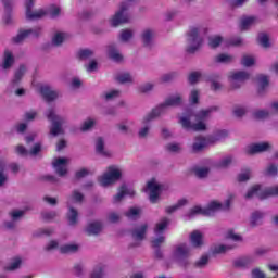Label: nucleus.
Returning <instances> with one entry per match:
<instances>
[{
    "label": "nucleus",
    "instance_id": "nucleus-32",
    "mask_svg": "<svg viewBox=\"0 0 278 278\" xmlns=\"http://www.w3.org/2000/svg\"><path fill=\"white\" fill-rule=\"evenodd\" d=\"M211 81V90L213 92H219V90H223V84L220 83V74H212L210 76Z\"/></svg>",
    "mask_w": 278,
    "mask_h": 278
},
{
    "label": "nucleus",
    "instance_id": "nucleus-17",
    "mask_svg": "<svg viewBox=\"0 0 278 278\" xmlns=\"http://www.w3.org/2000/svg\"><path fill=\"white\" fill-rule=\"evenodd\" d=\"M40 94L46 101H55L56 99H60L62 97V93L60 91L54 90L51 86L49 85H43L40 87Z\"/></svg>",
    "mask_w": 278,
    "mask_h": 278
},
{
    "label": "nucleus",
    "instance_id": "nucleus-5",
    "mask_svg": "<svg viewBox=\"0 0 278 278\" xmlns=\"http://www.w3.org/2000/svg\"><path fill=\"white\" fill-rule=\"evenodd\" d=\"M164 190H168V187L165 185L160 184L155 178L151 179L147 182V186L142 189V192L148 194L149 200L151 203L155 204L160 201V195Z\"/></svg>",
    "mask_w": 278,
    "mask_h": 278
},
{
    "label": "nucleus",
    "instance_id": "nucleus-61",
    "mask_svg": "<svg viewBox=\"0 0 278 278\" xmlns=\"http://www.w3.org/2000/svg\"><path fill=\"white\" fill-rule=\"evenodd\" d=\"M241 64L245 68H251V66H253V64H255V59L251 55H243L241 59Z\"/></svg>",
    "mask_w": 278,
    "mask_h": 278
},
{
    "label": "nucleus",
    "instance_id": "nucleus-50",
    "mask_svg": "<svg viewBox=\"0 0 278 278\" xmlns=\"http://www.w3.org/2000/svg\"><path fill=\"white\" fill-rule=\"evenodd\" d=\"M125 216L130 220H136L140 218V208L138 207H130L126 213Z\"/></svg>",
    "mask_w": 278,
    "mask_h": 278
},
{
    "label": "nucleus",
    "instance_id": "nucleus-34",
    "mask_svg": "<svg viewBox=\"0 0 278 278\" xmlns=\"http://www.w3.org/2000/svg\"><path fill=\"white\" fill-rule=\"evenodd\" d=\"M23 266V258L21 256H15L11 260V263L5 267V270L9 273H14V270H18Z\"/></svg>",
    "mask_w": 278,
    "mask_h": 278
},
{
    "label": "nucleus",
    "instance_id": "nucleus-13",
    "mask_svg": "<svg viewBox=\"0 0 278 278\" xmlns=\"http://www.w3.org/2000/svg\"><path fill=\"white\" fill-rule=\"evenodd\" d=\"M25 14L27 21H40L47 16V9L34 10V0H26Z\"/></svg>",
    "mask_w": 278,
    "mask_h": 278
},
{
    "label": "nucleus",
    "instance_id": "nucleus-1",
    "mask_svg": "<svg viewBox=\"0 0 278 278\" xmlns=\"http://www.w3.org/2000/svg\"><path fill=\"white\" fill-rule=\"evenodd\" d=\"M212 112H218V106H211L205 110H201L198 113H194L192 110H188L179 118V123L182 129L187 131H207V121Z\"/></svg>",
    "mask_w": 278,
    "mask_h": 278
},
{
    "label": "nucleus",
    "instance_id": "nucleus-54",
    "mask_svg": "<svg viewBox=\"0 0 278 278\" xmlns=\"http://www.w3.org/2000/svg\"><path fill=\"white\" fill-rule=\"evenodd\" d=\"M66 40V33H56L52 38V45L60 47Z\"/></svg>",
    "mask_w": 278,
    "mask_h": 278
},
{
    "label": "nucleus",
    "instance_id": "nucleus-48",
    "mask_svg": "<svg viewBox=\"0 0 278 278\" xmlns=\"http://www.w3.org/2000/svg\"><path fill=\"white\" fill-rule=\"evenodd\" d=\"M134 38V30L131 29H123L119 33V40L122 42H129Z\"/></svg>",
    "mask_w": 278,
    "mask_h": 278
},
{
    "label": "nucleus",
    "instance_id": "nucleus-51",
    "mask_svg": "<svg viewBox=\"0 0 278 278\" xmlns=\"http://www.w3.org/2000/svg\"><path fill=\"white\" fill-rule=\"evenodd\" d=\"M177 77H179V74L177 72H169V73L161 76V81L163 84H168L170 81H175V79H177Z\"/></svg>",
    "mask_w": 278,
    "mask_h": 278
},
{
    "label": "nucleus",
    "instance_id": "nucleus-29",
    "mask_svg": "<svg viewBox=\"0 0 278 278\" xmlns=\"http://www.w3.org/2000/svg\"><path fill=\"white\" fill-rule=\"evenodd\" d=\"M208 142L205 137L198 136L194 138V142L192 144V153H201L205 147H207Z\"/></svg>",
    "mask_w": 278,
    "mask_h": 278
},
{
    "label": "nucleus",
    "instance_id": "nucleus-9",
    "mask_svg": "<svg viewBox=\"0 0 278 278\" xmlns=\"http://www.w3.org/2000/svg\"><path fill=\"white\" fill-rule=\"evenodd\" d=\"M156 118H160V115L153 111V109L148 112L141 119V127L139 128L137 136L140 139H147L149 138V134H151V123L155 121Z\"/></svg>",
    "mask_w": 278,
    "mask_h": 278
},
{
    "label": "nucleus",
    "instance_id": "nucleus-58",
    "mask_svg": "<svg viewBox=\"0 0 278 278\" xmlns=\"http://www.w3.org/2000/svg\"><path fill=\"white\" fill-rule=\"evenodd\" d=\"M255 21H257V18L254 16L243 17L241 20V29L243 30L249 29V27H251V25H253Z\"/></svg>",
    "mask_w": 278,
    "mask_h": 278
},
{
    "label": "nucleus",
    "instance_id": "nucleus-53",
    "mask_svg": "<svg viewBox=\"0 0 278 278\" xmlns=\"http://www.w3.org/2000/svg\"><path fill=\"white\" fill-rule=\"evenodd\" d=\"M118 97H121V90H111L102 94V99H104V101H112L114 99H118Z\"/></svg>",
    "mask_w": 278,
    "mask_h": 278
},
{
    "label": "nucleus",
    "instance_id": "nucleus-43",
    "mask_svg": "<svg viewBox=\"0 0 278 278\" xmlns=\"http://www.w3.org/2000/svg\"><path fill=\"white\" fill-rule=\"evenodd\" d=\"M46 12L49 14L50 18H58V16L62 14V9L55 4H52L46 10Z\"/></svg>",
    "mask_w": 278,
    "mask_h": 278
},
{
    "label": "nucleus",
    "instance_id": "nucleus-22",
    "mask_svg": "<svg viewBox=\"0 0 278 278\" xmlns=\"http://www.w3.org/2000/svg\"><path fill=\"white\" fill-rule=\"evenodd\" d=\"M25 73H27V65L22 64L18 66V68L15 70L13 78L11 80V86L13 88H16V86L21 85V81H23V77H25Z\"/></svg>",
    "mask_w": 278,
    "mask_h": 278
},
{
    "label": "nucleus",
    "instance_id": "nucleus-42",
    "mask_svg": "<svg viewBox=\"0 0 278 278\" xmlns=\"http://www.w3.org/2000/svg\"><path fill=\"white\" fill-rule=\"evenodd\" d=\"M187 203H188V200L181 199L176 204L172 206H167L165 208V212L166 214H174V212H177V210H179L180 207H184V205H186Z\"/></svg>",
    "mask_w": 278,
    "mask_h": 278
},
{
    "label": "nucleus",
    "instance_id": "nucleus-55",
    "mask_svg": "<svg viewBox=\"0 0 278 278\" xmlns=\"http://www.w3.org/2000/svg\"><path fill=\"white\" fill-rule=\"evenodd\" d=\"M155 88V85L153 83H144L138 87V92L141 94H147L151 92Z\"/></svg>",
    "mask_w": 278,
    "mask_h": 278
},
{
    "label": "nucleus",
    "instance_id": "nucleus-36",
    "mask_svg": "<svg viewBox=\"0 0 278 278\" xmlns=\"http://www.w3.org/2000/svg\"><path fill=\"white\" fill-rule=\"evenodd\" d=\"M78 251H79V244H75V243H67L60 248V252L66 255L77 253Z\"/></svg>",
    "mask_w": 278,
    "mask_h": 278
},
{
    "label": "nucleus",
    "instance_id": "nucleus-46",
    "mask_svg": "<svg viewBox=\"0 0 278 278\" xmlns=\"http://www.w3.org/2000/svg\"><path fill=\"white\" fill-rule=\"evenodd\" d=\"M105 277V266L98 265L93 268L90 278H103Z\"/></svg>",
    "mask_w": 278,
    "mask_h": 278
},
{
    "label": "nucleus",
    "instance_id": "nucleus-64",
    "mask_svg": "<svg viewBox=\"0 0 278 278\" xmlns=\"http://www.w3.org/2000/svg\"><path fill=\"white\" fill-rule=\"evenodd\" d=\"M258 42L261 46H263L265 49H268L270 47V41L268 39V35L261 33L258 35Z\"/></svg>",
    "mask_w": 278,
    "mask_h": 278
},
{
    "label": "nucleus",
    "instance_id": "nucleus-49",
    "mask_svg": "<svg viewBox=\"0 0 278 278\" xmlns=\"http://www.w3.org/2000/svg\"><path fill=\"white\" fill-rule=\"evenodd\" d=\"M233 162H236V157H233L231 155L224 156L218 162V166H219V168H227V167L231 166V164H233Z\"/></svg>",
    "mask_w": 278,
    "mask_h": 278
},
{
    "label": "nucleus",
    "instance_id": "nucleus-19",
    "mask_svg": "<svg viewBox=\"0 0 278 278\" xmlns=\"http://www.w3.org/2000/svg\"><path fill=\"white\" fill-rule=\"evenodd\" d=\"M270 149H273V146H270V143L260 142L248 147L245 153L248 155H255L257 153H266V151H270Z\"/></svg>",
    "mask_w": 278,
    "mask_h": 278
},
{
    "label": "nucleus",
    "instance_id": "nucleus-33",
    "mask_svg": "<svg viewBox=\"0 0 278 278\" xmlns=\"http://www.w3.org/2000/svg\"><path fill=\"white\" fill-rule=\"evenodd\" d=\"M84 202V193L74 190L72 194L67 198L66 205H73V203L81 204Z\"/></svg>",
    "mask_w": 278,
    "mask_h": 278
},
{
    "label": "nucleus",
    "instance_id": "nucleus-45",
    "mask_svg": "<svg viewBox=\"0 0 278 278\" xmlns=\"http://www.w3.org/2000/svg\"><path fill=\"white\" fill-rule=\"evenodd\" d=\"M116 81L119 84H132L134 76L129 73H122L116 76Z\"/></svg>",
    "mask_w": 278,
    "mask_h": 278
},
{
    "label": "nucleus",
    "instance_id": "nucleus-62",
    "mask_svg": "<svg viewBox=\"0 0 278 278\" xmlns=\"http://www.w3.org/2000/svg\"><path fill=\"white\" fill-rule=\"evenodd\" d=\"M94 55V51L90 49H83L78 52V56L80 60H90Z\"/></svg>",
    "mask_w": 278,
    "mask_h": 278
},
{
    "label": "nucleus",
    "instance_id": "nucleus-56",
    "mask_svg": "<svg viewBox=\"0 0 278 278\" xmlns=\"http://www.w3.org/2000/svg\"><path fill=\"white\" fill-rule=\"evenodd\" d=\"M269 112L266 110H255L252 113L253 118H255L256 121H264V118H268L269 116Z\"/></svg>",
    "mask_w": 278,
    "mask_h": 278
},
{
    "label": "nucleus",
    "instance_id": "nucleus-14",
    "mask_svg": "<svg viewBox=\"0 0 278 278\" xmlns=\"http://www.w3.org/2000/svg\"><path fill=\"white\" fill-rule=\"evenodd\" d=\"M231 205V201L226 200L225 204L218 202V201H212L208 203L206 207H204L203 216H214L216 212H223L225 210H229Z\"/></svg>",
    "mask_w": 278,
    "mask_h": 278
},
{
    "label": "nucleus",
    "instance_id": "nucleus-40",
    "mask_svg": "<svg viewBox=\"0 0 278 278\" xmlns=\"http://www.w3.org/2000/svg\"><path fill=\"white\" fill-rule=\"evenodd\" d=\"M8 165L5 162L0 161V188H3L8 181V174H5V168Z\"/></svg>",
    "mask_w": 278,
    "mask_h": 278
},
{
    "label": "nucleus",
    "instance_id": "nucleus-11",
    "mask_svg": "<svg viewBox=\"0 0 278 278\" xmlns=\"http://www.w3.org/2000/svg\"><path fill=\"white\" fill-rule=\"evenodd\" d=\"M228 79L232 90H238L242 88L244 81H249V79H251V74L245 71L230 72Z\"/></svg>",
    "mask_w": 278,
    "mask_h": 278
},
{
    "label": "nucleus",
    "instance_id": "nucleus-59",
    "mask_svg": "<svg viewBox=\"0 0 278 278\" xmlns=\"http://www.w3.org/2000/svg\"><path fill=\"white\" fill-rule=\"evenodd\" d=\"M220 42H223V37L220 36H213L208 38V46L211 49H216L217 47H220Z\"/></svg>",
    "mask_w": 278,
    "mask_h": 278
},
{
    "label": "nucleus",
    "instance_id": "nucleus-57",
    "mask_svg": "<svg viewBox=\"0 0 278 278\" xmlns=\"http://www.w3.org/2000/svg\"><path fill=\"white\" fill-rule=\"evenodd\" d=\"M94 125H97V121H94L92 118H88L83 123V125L80 127V131H83V132L90 131V129H92L94 127Z\"/></svg>",
    "mask_w": 278,
    "mask_h": 278
},
{
    "label": "nucleus",
    "instance_id": "nucleus-26",
    "mask_svg": "<svg viewBox=\"0 0 278 278\" xmlns=\"http://www.w3.org/2000/svg\"><path fill=\"white\" fill-rule=\"evenodd\" d=\"M190 243L194 249H201L203 247V233L199 230H194L190 233Z\"/></svg>",
    "mask_w": 278,
    "mask_h": 278
},
{
    "label": "nucleus",
    "instance_id": "nucleus-25",
    "mask_svg": "<svg viewBox=\"0 0 278 278\" xmlns=\"http://www.w3.org/2000/svg\"><path fill=\"white\" fill-rule=\"evenodd\" d=\"M96 152L98 155H102V157H110L112 153L110 150L105 149V139L103 137H98L96 140Z\"/></svg>",
    "mask_w": 278,
    "mask_h": 278
},
{
    "label": "nucleus",
    "instance_id": "nucleus-21",
    "mask_svg": "<svg viewBox=\"0 0 278 278\" xmlns=\"http://www.w3.org/2000/svg\"><path fill=\"white\" fill-rule=\"evenodd\" d=\"M136 191L134 189L127 188V185H122L118 189L117 194L113 197V203H121L125 197H134Z\"/></svg>",
    "mask_w": 278,
    "mask_h": 278
},
{
    "label": "nucleus",
    "instance_id": "nucleus-10",
    "mask_svg": "<svg viewBox=\"0 0 278 278\" xmlns=\"http://www.w3.org/2000/svg\"><path fill=\"white\" fill-rule=\"evenodd\" d=\"M191 255L192 250L190 249V245L186 243L177 245L174 252V257L180 266H188V264H190V261L188 260L190 258Z\"/></svg>",
    "mask_w": 278,
    "mask_h": 278
},
{
    "label": "nucleus",
    "instance_id": "nucleus-2",
    "mask_svg": "<svg viewBox=\"0 0 278 278\" xmlns=\"http://www.w3.org/2000/svg\"><path fill=\"white\" fill-rule=\"evenodd\" d=\"M207 34V28L203 25L191 26L187 31V53H197L203 45V37Z\"/></svg>",
    "mask_w": 278,
    "mask_h": 278
},
{
    "label": "nucleus",
    "instance_id": "nucleus-4",
    "mask_svg": "<svg viewBox=\"0 0 278 278\" xmlns=\"http://www.w3.org/2000/svg\"><path fill=\"white\" fill-rule=\"evenodd\" d=\"M181 105H184V96L181 93H175L167 97L163 103L152 109V111L161 117L162 114H166L168 108H181Z\"/></svg>",
    "mask_w": 278,
    "mask_h": 278
},
{
    "label": "nucleus",
    "instance_id": "nucleus-31",
    "mask_svg": "<svg viewBox=\"0 0 278 278\" xmlns=\"http://www.w3.org/2000/svg\"><path fill=\"white\" fill-rule=\"evenodd\" d=\"M168 225H170V219L167 217L162 218L154 227V236H164Z\"/></svg>",
    "mask_w": 278,
    "mask_h": 278
},
{
    "label": "nucleus",
    "instance_id": "nucleus-16",
    "mask_svg": "<svg viewBox=\"0 0 278 278\" xmlns=\"http://www.w3.org/2000/svg\"><path fill=\"white\" fill-rule=\"evenodd\" d=\"M14 64H16V59L14 58V53L10 50H5L2 55V62L0 65V68L3 73H10L12 68L14 67Z\"/></svg>",
    "mask_w": 278,
    "mask_h": 278
},
{
    "label": "nucleus",
    "instance_id": "nucleus-60",
    "mask_svg": "<svg viewBox=\"0 0 278 278\" xmlns=\"http://www.w3.org/2000/svg\"><path fill=\"white\" fill-rule=\"evenodd\" d=\"M210 264V256L208 255H202L200 260H198L194 263L195 268H205Z\"/></svg>",
    "mask_w": 278,
    "mask_h": 278
},
{
    "label": "nucleus",
    "instance_id": "nucleus-8",
    "mask_svg": "<svg viewBox=\"0 0 278 278\" xmlns=\"http://www.w3.org/2000/svg\"><path fill=\"white\" fill-rule=\"evenodd\" d=\"M257 197L261 201L268 199V197H278V187H268L262 190L260 185L252 187L245 194V199H253Z\"/></svg>",
    "mask_w": 278,
    "mask_h": 278
},
{
    "label": "nucleus",
    "instance_id": "nucleus-23",
    "mask_svg": "<svg viewBox=\"0 0 278 278\" xmlns=\"http://www.w3.org/2000/svg\"><path fill=\"white\" fill-rule=\"evenodd\" d=\"M255 262V256H242L240 258H236L232 262L233 268H249V266H253Z\"/></svg>",
    "mask_w": 278,
    "mask_h": 278
},
{
    "label": "nucleus",
    "instance_id": "nucleus-3",
    "mask_svg": "<svg viewBox=\"0 0 278 278\" xmlns=\"http://www.w3.org/2000/svg\"><path fill=\"white\" fill-rule=\"evenodd\" d=\"M46 118H48V121H50L51 123L49 136H51L52 138H58V136H61L62 134H64L63 127L64 125H66L65 117L58 115L55 113V110L49 109L46 112Z\"/></svg>",
    "mask_w": 278,
    "mask_h": 278
},
{
    "label": "nucleus",
    "instance_id": "nucleus-24",
    "mask_svg": "<svg viewBox=\"0 0 278 278\" xmlns=\"http://www.w3.org/2000/svg\"><path fill=\"white\" fill-rule=\"evenodd\" d=\"M87 236H99L103 231V223L96 220L87 225L85 229Z\"/></svg>",
    "mask_w": 278,
    "mask_h": 278
},
{
    "label": "nucleus",
    "instance_id": "nucleus-20",
    "mask_svg": "<svg viewBox=\"0 0 278 278\" xmlns=\"http://www.w3.org/2000/svg\"><path fill=\"white\" fill-rule=\"evenodd\" d=\"M67 205L66 218L70 227H77L79 223V211L73 204Z\"/></svg>",
    "mask_w": 278,
    "mask_h": 278
},
{
    "label": "nucleus",
    "instance_id": "nucleus-63",
    "mask_svg": "<svg viewBox=\"0 0 278 278\" xmlns=\"http://www.w3.org/2000/svg\"><path fill=\"white\" fill-rule=\"evenodd\" d=\"M199 79H201V72H192L188 76V81L191 84V86L199 84Z\"/></svg>",
    "mask_w": 278,
    "mask_h": 278
},
{
    "label": "nucleus",
    "instance_id": "nucleus-7",
    "mask_svg": "<svg viewBox=\"0 0 278 278\" xmlns=\"http://www.w3.org/2000/svg\"><path fill=\"white\" fill-rule=\"evenodd\" d=\"M131 3H134V0H126L121 3L119 10L111 20L113 27H118V25H123V23H129V9L131 8Z\"/></svg>",
    "mask_w": 278,
    "mask_h": 278
},
{
    "label": "nucleus",
    "instance_id": "nucleus-39",
    "mask_svg": "<svg viewBox=\"0 0 278 278\" xmlns=\"http://www.w3.org/2000/svg\"><path fill=\"white\" fill-rule=\"evenodd\" d=\"M166 242V236L164 235H155V237L152 238L151 244L152 249H160L162 244Z\"/></svg>",
    "mask_w": 278,
    "mask_h": 278
},
{
    "label": "nucleus",
    "instance_id": "nucleus-28",
    "mask_svg": "<svg viewBox=\"0 0 278 278\" xmlns=\"http://www.w3.org/2000/svg\"><path fill=\"white\" fill-rule=\"evenodd\" d=\"M108 49V55L113 62H123V54L121 51H118V48H116V45L111 43L106 47Z\"/></svg>",
    "mask_w": 278,
    "mask_h": 278
},
{
    "label": "nucleus",
    "instance_id": "nucleus-52",
    "mask_svg": "<svg viewBox=\"0 0 278 278\" xmlns=\"http://www.w3.org/2000/svg\"><path fill=\"white\" fill-rule=\"evenodd\" d=\"M167 153H179L181 151V143L169 142L165 146Z\"/></svg>",
    "mask_w": 278,
    "mask_h": 278
},
{
    "label": "nucleus",
    "instance_id": "nucleus-47",
    "mask_svg": "<svg viewBox=\"0 0 278 278\" xmlns=\"http://www.w3.org/2000/svg\"><path fill=\"white\" fill-rule=\"evenodd\" d=\"M233 249V245H216L212 249V254L213 255H220L222 253H227V251H231Z\"/></svg>",
    "mask_w": 278,
    "mask_h": 278
},
{
    "label": "nucleus",
    "instance_id": "nucleus-6",
    "mask_svg": "<svg viewBox=\"0 0 278 278\" xmlns=\"http://www.w3.org/2000/svg\"><path fill=\"white\" fill-rule=\"evenodd\" d=\"M121 177H123V168L111 165L106 168V172L99 178V184L103 188H108V186H112V184H116L119 181Z\"/></svg>",
    "mask_w": 278,
    "mask_h": 278
},
{
    "label": "nucleus",
    "instance_id": "nucleus-37",
    "mask_svg": "<svg viewBox=\"0 0 278 278\" xmlns=\"http://www.w3.org/2000/svg\"><path fill=\"white\" fill-rule=\"evenodd\" d=\"M193 173L198 179H206V177L210 175V167L195 166L193 167Z\"/></svg>",
    "mask_w": 278,
    "mask_h": 278
},
{
    "label": "nucleus",
    "instance_id": "nucleus-41",
    "mask_svg": "<svg viewBox=\"0 0 278 278\" xmlns=\"http://www.w3.org/2000/svg\"><path fill=\"white\" fill-rule=\"evenodd\" d=\"M215 62L218 64H231V62H233V55L225 53L218 54L215 56Z\"/></svg>",
    "mask_w": 278,
    "mask_h": 278
},
{
    "label": "nucleus",
    "instance_id": "nucleus-12",
    "mask_svg": "<svg viewBox=\"0 0 278 278\" xmlns=\"http://www.w3.org/2000/svg\"><path fill=\"white\" fill-rule=\"evenodd\" d=\"M40 36H42V27L40 26L29 29H22L15 37H13V42L15 45H21V42L27 40V38H40Z\"/></svg>",
    "mask_w": 278,
    "mask_h": 278
},
{
    "label": "nucleus",
    "instance_id": "nucleus-30",
    "mask_svg": "<svg viewBox=\"0 0 278 278\" xmlns=\"http://www.w3.org/2000/svg\"><path fill=\"white\" fill-rule=\"evenodd\" d=\"M148 229L149 225L141 224L140 226H137L135 229L131 230V236L135 240H144V236Z\"/></svg>",
    "mask_w": 278,
    "mask_h": 278
},
{
    "label": "nucleus",
    "instance_id": "nucleus-15",
    "mask_svg": "<svg viewBox=\"0 0 278 278\" xmlns=\"http://www.w3.org/2000/svg\"><path fill=\"white\" fill-rule=\"evenodd\" d=\"M142 46L146 49H153L155 47V29L144 28L140 34Z\"/></svg>",
    "mask_w": 278,
    "mask_h": 278
},
{
    "label": "nucleus",
    "instance_id": "nucleus-44",
    "mask_svg": "<svg viewBox=\"0 0 278 278\" xmlns=\"http://www.w3.org/2000/svg\"><path fill=\"white\" fill-rule=\"evenodd\" d=\"M9 216H10L11 220L18 223V220H21L23 218V216H25V211L14 208L11 212H9Z\"/></svg>",
    "mask_w": 278,
    "mask_h": 278
},
{
    "label": "nucleus",
    "instance_id": "nucleus-27",
    "mask_svg": "<svg viewBox=\"0 0 278 278\" xmlns=\"http://www.w3.org/2000/svg\"><path fill=\"white\" fill-rule=\"evenodd\" d=\"M264 216H266V213L262 211H254L250 217V227H260V225L264 223Z\"/></svg>",
    "mask_w": 278,
    "mask_h": 278
},
{
    "label": "nucleus",
    "instance_id": "nucleus-38",
    "mask_svg": "<svg viewBox=\"0 0 278 278\" xmlns=\"http://www.w3.org/2000/svg\"><path fill=\"white\" fill-rule=\"evenodd\" d=\"M3 23H5V25L12 23V2L4 1Z\"/></svg>",
    "mask_w": 278,
    "mask_h": 278
},
{
    "label": "nucleus",
    "instance_id": "nucleus-18",
    "mask_svg": "<svg viewBox=\"0 0 278 278\" xmlns=\"http://www.w3.org/2000/svg\"><path fill=\"white\" fill-rule=\"evenodd\" d=\"M67 164H68V159H65V157L54 159V161L52 162V166L56 175H59V177H64L66 173H68V168L66 167Z\"/></svg>",
    "mask_w": 278,
    "mask_h": 278
},
{
    "label": "nucleus",
    "instance_id": "nucleus-35",
    "mask_svg": "<svg viewBox=\"0 0 278 278\" xmlns=\"http://www.w3.org/2000/svg\"><path fill=\"white\" fill-rule=\"evenodd\" d=\"M204 208L201 206H193L189 210V212L184 216L185 220H192V218H197V216H203Z\"/></svg>",
    "mask_w": 278,
    "mask_h": 278
}]
</instances>
